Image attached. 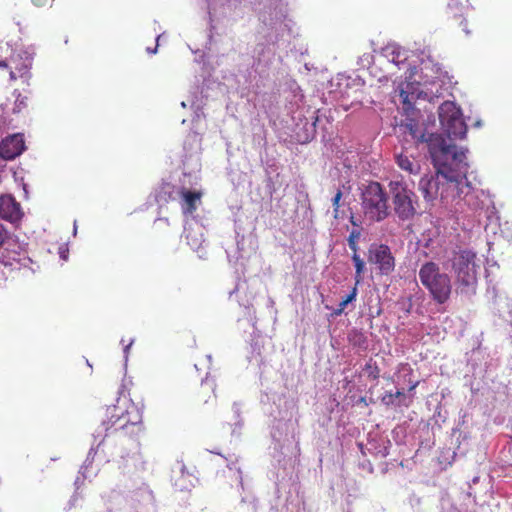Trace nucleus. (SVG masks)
I'll return each instance as SVG.
<instances>
[{"label":"nucleus","mask_w":512,"mask_h":512,"mask_svg":"<svg viewBox=\"0 0 512 512\" xmlns=\"http://www.w3.org/2000/svg\"><path fill=\"white\" fill-rule=\"evenodd\" d=\"M444 149L447 159L444 161L448 171L442 177L441 200L444 202L462 199L468 206L478 208L477 191L467 181L469 165L466 151L458 149L455 144H448L444 139Z\"/></svg>","instance_id":"obj_1"},{"label":"nucleus","mask_w":512,"mask_h":512,"mask_svg":"<svg viewBox=\"0 0 512 512\" xmlns=\"http://www.w3.org/2000/svg\"><path fill=\"white\" fill-rule=\"evenodd\" d=\"M447 263L453 272L457 292L475 294L481 261L472 248L456 246L451 249Z\"/></svg>","instance_id":"obj_2"},{"label":"nucleus","mask_w":512,"mask_h":512,"mask_svg":"<svg viewBox=\"0 0 512 512\" xmlns=\"http://www.w3.org/2000/svg\"><path fill=\"white\" fill-rule=\"evenodd\" d=\"M430 157L436 169L435 175H424L418 184L419 191L424 200L432 202L441 199L442 177H445L448 168L446 166L447 153L445 152V138L437 136L430 139Z\"/></svg>","instance_id":"obj_3"},{"label":"nucleus","mask_w":512,"mask_h":512,"mask_svg":"<svg viewBox=\"0 0 512 512\" xmlns=\"http://www.w3.org/2000/svg\"><path fill=\"white\" fill-rule=\"evenodd\" d=\"M421 284L427 288L432 299L439 305L447 302L451 296V277L441 272L438 264L425 262L418 271Z\"/></svg>","instance_id":"obj_4"},{"label":"nucleus","mask_w":512,"mask_h":512,"mask_svg":"<svg viewBox=\"0 0 512 512\" xmlns=\"http://www.w3.org/2000/svg\"><path fill=\"white\" fill-rule=\"evenodd\" d=\"M364 215L373 222H381L390 215L388 194L379 182H369L361 194Z\"/></svg>","instance_id":"obj_5"},{"label":"nucleus","mask_w":512,"mask_h":512,"mask_svg":"<svg viewBox=\"0 0 512 512\" xmlns=\"http://www.w3.org/2000/svg\"><path fill=\"white\" fill-rule=\"evenodd\" d=\"M392 204L396 216L402 220H411L417 214V196L403 180L389 182Z\"/></svg>","instance_id":"obj_6"},{"label":"nucleus","mask_w":512,"mask_h":512,"mask_svg":"<svg viewBox=\"0 0 512 512\" xmlns=\"http://www.w3.org/2000/svg\"><path fill=\"white\" fill-rule=\"evenodd\" d=\"M440 123L450 139L465 138L467 126L462 112L453 102H444L438 108Z\"/></svg>","instance_id":"obj_7"},{"label":"nucleus","mask_w":512,"mask_h":512,"mask_svg":"<svg viewBox=\"0 0 512 512\" xmlns=\"http://www.w3.org/2000/svg\"><path fill=\"white\" fill-rule=\"evenodd\" d=\"M121 492L126 493L127 497L135 503V507L153 505L154 495L149 487L141 480L124 479L118 485Z\"/></svg>","instance_id":"obj_8"},{"label":"nucleus","mask_w":512,"mask_h":512,"mask_svg":"<svg viewBox=\"0 0 512 512\" xmlns=\"http://www.w3.org/2000/svg\"><path fill=\"white\" fill-rule=\"evenodd\" d=\"M369 262L376 264L382 275H390L396 265L391 247L385 244H373L369 247Z\"/></svg>","instance_id":"obj_9"},{"label":"nucleus","mask_w":512,"mask_h":512,"mask_svg":"<svg viewBox=\"0 0 512 512\" xmlns=\"http://www.w3.org/2000/svg\"><path fill=\"white\" fill-rule=\"evenodd\" d=\"M24 139L21 134L6 137L0 143V156L6 160H12L24 150Z\"/></svg>","instance_id":"obj_10"},{"label":"nucleus","mask_w":512,"mask_h":512,"mask_svg":"<svg viewBox=\"0 0 512 512\" xmlns=\"http://www.w3.org/2000/svg\"><path fill=\"white\" fill-rule=\"evenodd\" d=\"M23 216L20 204L11 195L0 197V218L11 223L18 222Z\"/></svg>","instance_id":"obj_11"},{"label":"nucleus","mask_w":512,"mask_h":512,"mask_svg":"<svg viewBox=\"0 0 512 512\" xmlns=\"http://www.w3.org/2000/svg\"><path fill=\"white\" fill-rule=\"evenodd\" d=\"M9 61L12 63L11 68L17 71L20 77L28 74L31 68L33 57L27 50H20L17 53L9 57Z\"/></svg>","instance_id":"obj_12"},{"label":"nucleus","mask_w":512,"mask_h":512,"mask_svg":"<svg viewBox=\"0 0 512 512\" xmlns=\"http://www.w3.org/2000/svg\"><path fill=\"white\" fill-rule=\"evenodd\" d=\"M381 403L386 408H397L405 407L408 408L411 405L412 400L407 397L403 391L386 392L381 396Z\"/></svg>","instance_id":"obj_13"},{"label":"nucleus","mask_w":512,"mask_h":512,"mask_svg":"<svg viewBox=\"0 0 512 512\" xmlns=\"http://www.w3.org/2000/svg\"><path fill=\"white\" fill-rule=\"evenodd\" d=\"M396 165L409 175H419L421 173L420 161L406 152L396 154Z\"/></svg>","instance_id":"obj_14"},{"label":"nucleus","mask_w":512,"mask_h":512,"mask_svg":"<svg viewBox=\"0 0 512 512\" xmlns=\"http://www.w3.org/2000/svg\"><path fill=\"white\" fill-rule=\"evenodd\" d=\"M181 197V207L184 214H191L197 208V203L200 201L201 193L197 191H190L182 187L179 191Z\"/></svg>","instance_id":"obj_15"},{"label":"nucleus","mask_w":512,"mask_h":512,"mask_svg":"<svg viewBox=\"0 0 512 512\" xmlns=\"http://www.w3.org/2000/svg\"><path fill=\"white\" fill-rule=\"evenodd\" d=\"M1 247L16 254L24 250V244L20 243L2 223H0V248Z\"/></svg>","instance_id":"obj_16"},{"label":"nucleus","mask_w":512,"mask_h":512,"mask_svg":"<svg viewBox=\"0 0 512 512\" xmlns=\"http://www.w3.org/2000/svg\"><path fill=\"white\" fill-rule=\"evenodd\" d=\"M200 136L199 134L193 132L188 135L187 140L184 143V149L187 151L185 155V159L188 157L195 161V165L199 166V153H200Z\"/></svg>","instance_id":"obj_17"},{"label":"nucleus","mask_w":512,"mask_h":512,"mask_svg":"<svg viewBox=\"0 0 512 512\" xmlns=\"http://www.w3.org/2000/svg\"><path fill=\"white\" fill-rule=\"evenodd\" d=\"M467 7L468 0H448V8L455 18L461 17Z\"/></svg>","instance_id":"obj_18"},{"label":"nucleus","mask_w":512,"mask_h":512,"mask_svg":"<svg viewBox=\"0 0 512 512\" xmlns=\"http://www.w3.org/2000/svg\"><path fill=\"white\" fill-rule=\"evenodd\" d=\"M362 235V228H352L348 235V247L354 252H358V240Z\"/></svg>","instance_id":"obj_19"},{"label":"nucleus","mask_w":512,"mask_h":512,"mask_svg":"<svg viewBox=\"0 0 512 512\" xmlns=\"http://www.w3.org/2000/svg\"><path fill=\"white\" fill-rule=\"evenodd\" d=\"M352 260H353V262L355 264V268H356L355 280H356V285H358L361 283L365 264H364L363 260L361 259L360 255L358 254V252H354L352 254Z\"/></svg>","instance_id":"obj_20"},{"label":"nucleus","mask_w":512,"mask_h":512,"mask_svg":"<svg viewBox=\"0 0 512 512\" xmlns=\"http://www.w3.org/2000/svg\"><path fill=\"white\" fill-rule=\"evenodd\" d=\"M357 298V285L353 287L352 291L348 293L344 299L341 300L338 309L335 310L336 315H340L343 313L349 302L355 300Z\"/></svg>","instance_id":"obj_21"},{"label":"nucleus","mask_w":512,"mask_h":512,"mask_svg":"<svg viewBox=\"0 0 512 512\" xmlns=\"http://www.w3.org/2000/svg\"><path fill=\"white\" fill-rule=\"evenodd\" d=\"M240 305L243 306L246 310H247V313L246 315L248 316V321L249 322H253V319H252V314H251V308H253V305H254V295L251 294L250 297H248L246 294L244 296H240Z\"/></svg>","instance_id":"obj_22"},{"label":"nucleus","mask_w":512,"mask_h":512,"mask_svg":"<svg viewBox=\"0 0 512 512\" xmlns=\"http://www.w3.org/2000/svg\"><path fill=\"white\" fill-rule=\"evenodd\" d=\"M364 371L365 373L367 374V376L370 378V379H377L379 378L380 376V369L378 368V365L376 362H373L372 360H369L365 365H364Z\"/></svg>","instance_id":"obj_23"},{"label":"nucleus","mask_w":512,"mask_h":512,"mask_svg":"<svg viewBox=\"0 0 512 512\" xmlns=\"http://www.w3.org/2000/svg\"><path fill=\"white\" fill-rule=\"evenodd\" d=\"M342 198H343V191L341 189H338L332 198L333 216H334L335 220H338L340 217V215H339L340 206H341L340 201Z\"/></svg>","instance_id":"obj_24"},{"label":"nucleus","mask_w":512,"mask_h":512,"mask_svg":"<svg viewBox=\"0 0 512 512\" xmlns=\"http://www.w3.org/2000/svg\"><path fill=\"white\" fill-rule=\"evenodd\" d=\"M191 107L194 109V117L193 121L199 120L203 115L202 110L199 105H196L195 102H192Z\"/></svg>","instance_id":"obj_25"},{"label":"nucleus","mask_w":512,"mask_h":512,"mask_svg":"<svg viewBox=\"0 0 512 512\" xmlns=\"http://www.w3.org/2000/svg\"><path fill=\"white\" fill-rule=\"evenodd\" d=\"M53 0H32L33 4L38 7L49 5Z\"/></svg>","instance_id":"obj_26"},{"label":"nucleus","mask_w":512,"mask_h":512,"mask_svg":"<svg viewBox=\"0 0 512 512\" xmlns=\"http://www.w3.org/2000/svg\"><path fill=\"white\" fill-rule=\"evenodd\" d=\"M116 422H114L111 427H108L107 424L104 422L102 423L101 427H100V431L97 433V435L95 437H99L101 435V431H109L111 428H113L115 426Z\"/></svg>","instance_id":"obj_27"},{"label":"nucleus","mask_w":512,"mask_h":512,"mask_svg":"<svg viewBox=\"0 0 512 512\" xmlns=\"http://www.w3.org/2000/svg\"><path fill=\"white\" fill-rule=\"evenodd\" d=\"M93 457H94V452H93V449L91 448L88 453L87 459L85 460L83 468H86L89 464L92 463Z\"/></svg>","instance_id":"obj_28"},{"label":"nucleus","mask_w":512,"mask_h":512,"mask_svg":"<svg viewBox=\"0 0 512 512\" xmlns=\"http://www.w3.org/2000/svg\"><path fill=\"white\" fill-rule=\"evenodd\" d=\"M349 222L353 225V228H361L360 223L353 214L350 215Z\"/></svg>","instance_id":"obj_29"},{"label":"nucleus","mask_w":512,"mask_h":512,"mask_svg":"<svg viewBox=\"0 0 512 512\" xmlns=\"http://www.w3.org/2000/svg\"><path fill=\"white\" fill-rule=\"evenodd\" d=\"M21 105H22V106H25V105H26V98H25V97H23V98H21V99H19V98H18V99L16 100V107L14 108V111H16V108H18V110H19Z\"/></svg>","instance_id":"obj_30"},{"label":"nucleus","mask_w":512,"mask_h":512,"mask_svg":"<svg viewBox=\"0 0 512 512\" xmlns=\"http://www.w3.org/2000/svg\"><path fill=\"white\" fill-rule=\"evenodd\" d=\"M134 343V339H131L130 342L124 346V355H125V359L127 360L128 358V352H129V349L131 348V346L133 345Z\"/></svg>","instance_id":"obj_31"},{"label":"nucleus","mask_w":512,"mask_h":512,"mask_svg":"<svg viewBox=\"0 0 512 512\" xmlns=\"http://www.w3.org/2000/svg\"><path fill=\"white\" fill-rule=\"evenodd\" d=\"M186 238L188 239V244L192 247V248H197L200 246V242H198L197 240H193L192 242L190 241L189 239V235L186 236Z\"/></svg>","instance_id":"obj_32"},{"label":"nucleus","mask_w":512,"mask_h":512,"mask_svg":"<svg viewBox=\"0 0 512 512\" xmlns=\"http://www.w3.org/2000/svg\"><path fill=\"white\" fill-rule=\"evenodd\" d=\"M12 63L9 61V58L6 60L0 61V67H11Z\"/></svg>","instance_id":"obj_33"},{"label":"nucleus","mask_w":512,"mask_h":512,"mask_svg":"<svg viewBox=\"0 0 512 512\" xmlns=\"http://www.w3.org/2000/svg\"><path fill=\"white\" fill-rule=\"evenodd\" d=\"M245 286H246L245 282H243V283H238V284H237V286H236V290H237V292H244V290H245Z\"/></svg>","instance_id":"obj_34"},{"label":"nucleus","mask_w":512,"mask_h":512,"mask_svg":"<svg viewBox=\"0 0 512 512\" xmlns=\"http://www.w3.org/2000/svg\"><path fill=\"white\" fill-rule=\"evenodd\" d=\"M126 420L124 423H120L118 426H115L113 431L117 432L118 430H123L125 428V425H126Z\"/></svg>","instance_id":"obj_35"},{"label":"nucleus","mask_w":512,"mask_h":512,"mask_svg":"<svg viewBox=\"0 0 512 512\" xmlns=\"http://www.w3.org/2000/svg\"><path fill=\"white\" fill-rule=\"evenodd\" d=\"M16 72H17L16 70H15V71H14V70H11V71H10V78H11L12 80H15V79L17 78V74H16Z\"/></svg>","instance_id":"obj_36"},{"label":"nucleus","mask_w":512,"mask_h":512,"mask_svg":"<svg viewBox=\"0 0 512 512\" xmlns=\"http://www.w3.org/2000/svg\"><path fill=\"white\" fill-rule=\"evenodd\" d=\"M157 47H158V44L156 45V47L153 49V48H147V52L148 53H156L157 52Z\"/></svg>","instance_id":"obj_37"},{"label":"nucleus","mask_w":512,"mask_h":512,"mask_svg":"<svg viewBox=\"0 0 512 512\" xmlns=\"http://www.w3.org/2000/svg\"><path fill=\"white\" fill-rule=\"evenodd\" d=\"M417 385H418V382H416V383L412 384V385L410 386V388H409V391H410V392H411V391H414V390H415V388L417 387Z\"/></svg>","instance_id":"obj_38"},{"label":"nucleus","mask_w":512,"mask_h":512,"mask_svg":"<svg viewBox=\"0 0 512 512\" xmlns=\"http://www.w3.org/2000/svg\"><path fill=\"white\" fill-rule=\"evenodd\" d=\"M73 233H74V235H76V233H77V223H76V221H74Z\"/></svg>","instance_id":"obj_39"},{"label":"nucleus","mask_w":512,"mask_h":512,"mask_svg":"<svg viewBox=\"0 0 512 512\" xmlns=\"http://www.w3.org/2000/svg\"><path fill=\"white\" fill-rule=\"evenodd\" d=\"M60 256H61V258H63V259H66V258H67V256H66V254H65V252H64V251H60Z\"/></svg>","instance_id":"obj_40"},{"label":"nucleus","mask_w":512,"mask_h":512,"mask_svg":"<svg viewBox=\"0 0 512 512\" xmlns=\"http://www.w3.org/2000/svg\"><path fill=\"white\" fill-rule=\"evenodd\" d=\"M239 478H242V476L239 475ZM239 484H240L241 488L244 489L243 480L242 479L239 480Z\"/></svg>","instance_id":"obj_41"},{"label":"nucleus","mask_w":512,"mask_h":512,"mask_svg":"<svg viewBox=\"0 0 512 512\" xmlns=\"http://www.w3.org/2000/svg\"><path fill=\"white\" fill-rule=\"evenodd\" d=\"M359 401L361 403L367 404L366 398H364V396H362V398Z\"/></svg>","instance_id":"obj_42"},{"label":"nucleus","mask_w":512,"mask_h":512,"mask_svg":"<svg viewBox=\"0 0 512 512\" xmlns=\"http://www.w3.org/2000/svg\"><path fill=\"white\" fill-rule=\"evenodd\" d=\"M181 106L185 108V107H186V102H185V101H182V102H181Z\"/></svg>","instance_id":"obj_43"},{"label":"nucleus","mask_w":512,"mask_h":512,"mask_svg":"<svg viewBox=\"0 0 512 512\" xmlns=\"http://www.w3.org/2000/svg\"><path fill=\"white\" fill-rule=\"evenodd\" d=\"M234 409H235V413L238 414V408H237V404L234 405Z\"/></svg>","instance_id":"obj_44"},{"label":"nucleus","mask_w":512,"mask_h":512,"mask_svg":"<svg viewBox=\"0 0 512 512\" xmlns=\"http://www.w3.org/2000/svg\"><path fill=\"white\" fill-rule=\"evenodd\" d=\"M123 420H125V418H123V417L122 418H118L116 422H121Z\"/></svg>","instance_id":"obj_45"},{"label":"nucleus","mask_w":512,"mask_h":512,"mask_svg":"<svg viewBox=\"0 0 512 512\" xmlns=\"http://www.w3.org/2000/svg\"><path fill=\"white\" fill-rule=\"evenodd\" d=\"M170 188H171L170 185H165L164 186V189H170Z\"/></svg>","instance_id":"obj_46"},{"label":"nucleus","mask_w":512,"mask_h":512,"mask_svg":"<svg viewBox=\"0 0 512 512\" xmlns=\"http://www.w3.org/2000/svg\"><path fill=\"white\" fill-rule=\"evenodd\" d=\"M184 470H185V466H184V465H182V467H181V471H182V473H184Z\"/></svg>","instance_id":"obj_47"},{"label":"nucleus","mask_w":512,"mask_h":512,"mask_svg":"<svg viewBox=\"0 0 512 512\" xmlns=\"http://www.w3.org/2000/svg\"><path fill=\"white\" fill-rule=\"evenodd\" d=\"M247 501L246 497H242V502L245 503Z\"/></svg>","instance_id":"obj_48"},{"label":"nucleus","mask_w":512,"mask_h":512,"mask_svg":"<svg viewBox=\"0 0 512 512\" xmlns=\"http://www.w3.org/2000/svg\"><path fill=\"white\" fill-rule=\"evenodd\" d=\"M207 359H208L209 361H211V359H212L211 355H207Z\"/></svg>","instance_id":"obj_49"}]
</instances>
